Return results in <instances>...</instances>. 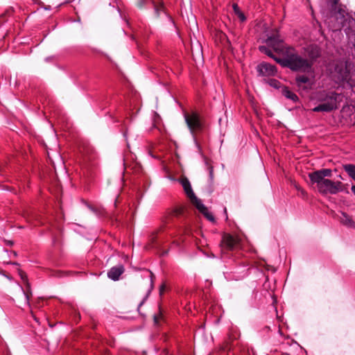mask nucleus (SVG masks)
Instances as JSON below:
<instances>
[{
    "mask_svg": "<svg viewBox=\"0 0 355 355\" xmlns=\"http://www.w3.org/2000/svg\"><path fill=\"white\" fill-rule=\"evenodd\" d=\"M265 42L268 46H259V50L282 67L293 71H309L314 61L320 56V51L317 46H309L306 49L308 58H303L295 47L284 42L278 32L268 35Z\"/></svg>",
    "mask_w": 355,
    "mask_h": 355,
    "instance_id": "nucleus-1",
    "label": "nucleus"
},
{
    "mask_svg": "<svg viewBox=\"0 0 355 355\" xmlns=\"http://www.w3.org/2000/svg\"><path fill=\"white\" fill-rule=\"evenodd\" d=\"M318 101L320 103L313 109L315 112H330L337 110L343 96L334 91L323 90L318 94Z\"/></svg>",
    "mask_w": 355,
    "mask_h": 355,
    "instance_id": "nucleus-2",
    "label": "nucleus"
},
{
    "mask_svg": "<svg viewBox=\"0 0 355 355\" xmlns=\"http://www.w3.org/2000/svg\"><path fill=\"white\" fill-rule=\"evenodd\" d=\"M332 175V171L329 168H322L320 170H318L310 173L309 174V178L312 184H316L318 189L320 188L323 185V182L327 181V178H330Z\"/></svg>",
    "mask_w": 355,
    "mask_h": 355,
    "instance_id": "nucleus-3",
    "label": "nucleus"
},
{
    "mask_svg": "<svg viewBox=\"0 0 355 355\" xmlns=\"http://www.w3.org/2000/svg\"><path fill=\"white\" fill-rule=\"evenodd\" d=\"M184 119L192 134L199 132L202 129V123L198 113H185Z\"/></svg>",
    "mask_w": 355,
    "mask_h": 355,
    "instance_id": "nucleus-4",
    "label": "nucleus"
},
{
    "mask_svg": "<svg viewBox=\"0 0 355 355\" xmlns=\"http://www.w3.org/2000/svg\"><path fill=\"white\" fill-rule=\"evenodd\" d=\"M319 192L323 195L336 194L343 191V183L340 181H332L327 180L323 182V185L319 189Z\"/></svg>",
    "mask_w": 355,
    "mask_h": 355,
    "instance_id": "nucleus-5",
    "label": "nucleus"
},
{
    "mask_svg": "<svg viewBox=\"0 0 355 355\" xmlns=\"http://www.w3.org/2000/svg\"><path fill=\"white\" fill-rule=\"evenodd\" d=\"M241 239L237 236L225 234L221 241L222 250H234L239 248Z\"/></svg>",
    "mask_w": 355,
    "mask_h": 355,
    "instance_id": "nucleus-6",
    "label": "nucleus"
},
{
    "mask_svg": "<svg viewBox=\"0 0 355 355\" xmlns=\"http://www.w3.org/2000/svg\"><path fill=\"white\" fill-rule=\"evenodd\" d=\"M257 71L262 76H273L277 72V67L267 62H262L257 66Z\"/></svg>",
    "mask_w": 355,
    "mask_h": 355,
    "instance_id": "nucleus-7",
    "label": "nucleus"
},
{
    "mask_svg": "<svg viewBox=\"0 0 355 355\" xmlns=\"http://www.w3.org/2000/svg\"><path fill=\"white\" fill-rule=\"evenodd\" d=\"M295 84L299 90H308L311 89L312 83L311 78L306 75L298 74L295 77Z\"/></svg>",
    "mask_w": 355,
    "mask_h": 355,
    "instance_id": "nucleus-8",
    "label": "nucleus"
},
{
    "mask_svg": "<svg viewBox=\"0 0 355 355\" xmlns=\"http://www.w3.org/2000/svg\"><path fill=\"white\" fill-rule=\"evenodd\" d=\"M124 266L121 264L112 267L107 272V277L113 280L117 281L119 279L120 276L124 272Z\"/></svg>",
    "mask_w": 355,
    "mask_h": 355,
    "instance_id": "nucleus-9",
    "label": "nucleus"
},
{
    "mask_svg": "<svg viewBox=\"0 0 355 355\" xmlns=\"http://www.w3.org/2000/svg\"><path fill=\"white\" fill-rule=\"evenodd\" d=\"M336 71L338 73V79L341 82H348L349 79V71L346 64H341L336 67Z\"/></svg>",
    "mask_w": 355,
    "mask_h": 355,
    "instance_id": "nucleus-10",
    "label": "nucleus"
},
{
    "mask_svg": "<svg viewBox=\"0 0 355 355\" xmlns=\"http://www.w3.org/2000/svg\"><path fill=\"white\" fill-rule=\"evenodd\" d=\"M180 182L188 198L191 199V198L194 197L195 194L192 190L191 184L188 179L183 178L181 180Z\"/></svg>",
    "mask_w": 355,
    "mask_h": 355,
    "instance_id": "nucleus-11",
    "label": "nucleus"
},
{
    "mask_svg": "<svg viewBox=\"0 0 355 355\" xmlns=\"http://www.w3.org/2000/svg\"><path fill=\"white\" fill-rule=\"evenodd\" d=\"M282 92L286 98L291 100L293 102H297L299 101L298 96L287 87H284Z\"/></svg>",
    "mask_w": 355,
    "mask_h": 355,
    "instance_id": "nucleus-12",
    "label": "nucleus"
},
{
    "mask_svg": "<svg viewBox=\"0 0 355 355\" xmlns=\"http://www.w3.org/2000/svg\"><path fill=\"white\" fill-rule=\"evenodd\" d=\"M340 221L341 223L350 227H355V223L353 221L352 218L346 214L345 213H342V216L340 217Z\"/></svg>",
    "mask_w": 355,
    "mask_h": 355,
    "instance_id": "nucleus-13",
    "label": "nucleus"
},
{
    "mask_svg": "<svg viewBox=\"0 0 355 355\" xmlns=\"http://www.w3.org/2000/svg\"><path fill=\"white\" fill-rule=\"evenodd\" d=\"M343 168L347 175L355 181V165L352 164H347L343 165Z\"/></svg>",
    "mask_w": 355,
    "mask_h": 355,
    "instance_id": "nucleus-14",
    "label": "nucleus"
},
{
    "mask_svg": "<svg viewBox=\"0 0 355 355\" xmlns=\"http://www.w3.org/2000/svg\"><path fill=\"white\" fill-rule=\"evenodd\" d=\"M190 200L200 213L206 211V209L207 208L202 203L201 200L198 199L196 196H194V197L191 198Z\"/></svg>",
    "mask_w": 355,
    "mask_h": 355,
    "instance_id": "nucleus-15",
    "label": "nucleus"
},
{
    "mask_svg": "<svg viewBox=\"0 0 355 355\" xmlns=\"http://www.w3.org/2000/svg\"><path fill=\"white\" fill-rule=\"evenodd\" d=\"M233 10L234 13L237 15V17L239 18L241 21H245L246 18L245 15L241 12L239 7L237 4L234 3L233 4Z\"/></svg>",
    "mask_w": 355,
    "mask_h": 355,
    "instance_id": "nucleus-16",
    "label": "nucleus"
},
{
    "mask_svg": "<svg viewBox=\"0 0 355 355\" xmlns=\"http://www.w3.org/2000/svg\"><path fill=\"white\" fill-rule=\"evenodd\" d=\"M22 291H23V293H24L26 300V304L30 307L31 306L30 300H31V297H32V291H31V286L29 288L26 287V290L22 289Z\"/></svg>",
    "mask_w": 355,
    "mask_h": 355,
    "instance_id": "nucleus-17",
    "label": "nucleus"
},
{
    "mask_svg": "<svg viewBox=\"0 0 355 355\" xmlns=\"http://www.w3.org/2000/svg\"><path fill=\"white\" fill-rule=\"evenodd\" d=\"M154 7H155V11L157 16H159L161 14V12H164V6L163 2L160 1L157 3H155Z\"/></svg>",
    "mask_w": 355,
    "mask_h": 355,
    "instance_id": "nucleus-18",
    "label": "nucleus"
},
{
    "mask_svg": "<svg viewBox=\"0 0 355 355\" xmlns=\"http://www.w3.org/2000/svg\"><path fill=\"white\" fill-rule=\"evenodd\" d=\"M19 276H20L21 279H22L23 282L26 284V286L29 288L31 284L28 282V277H27L26 274L21 270H20L19 272Z\"/></svg>",
    "mask_w": 355,
    "mask_h": 355,
    "instance_id": "nucleus-19",
    "label": "nucleus"
},
{
    "mask_svg": "<svg viewBox=\"0 0 355 355\" xmlns=\"http://www.w3.org/2000/svg\"><path fill=\"white\" fill-rule=\"evenodd\" d=\"M205 217L209 220V221L214 222V216L209 211L208 209H206V211H203L202 213Z\"/></svg>",
    "mask_w": 355,
    "mask_h": 355,
    "instance_id": "nucleus-20",
    "label": "nucleus"
},
{
    "mask_svg": "<svg viewBox=\"0 0 355 355\" xmlns=\"http://www.w3.org/2000/svg\"><path fill=\"white\" fill-rule=\"evenodd\" d=\"M270 85L274 87H279V82L277 80H270Z\"/></svg>",
    "mask_w": 355,
    "mask_h": 355,
    "instance_id": "nucleus-21",
    "label": "nucleus"
},
{
    "mask_svg": "<svg viewBox=\"0 0 355 355\" xmlns=\"http://www.w3.org/2000/svg\"><path fill=\"white\" fill-rule=\"evenodd\" d=\"M146 0H139L137 3V7L141 8L146 4Z\"/></svg>",
    "mask_w": 355,
    "mask_h": 355,
    "instance_id": "nucleus-22",
    "label": "nucleus"
},
{
    "mask_svg": "<svg viewBox=\"0 0 355 355\" xmlns=\"http://www.w3.org/2000/svg\"><path fill=\"white\" fill-rule=\"evenodd\" d=\"M209 173V177L211 180H213L214 178V168L211 166H208Z\"/></svg>",
    "mask_w": 355,
    "mask_h": 355,
    "instance_id": "nucleus-23",
    "label": "nucleus"
},
{
    "mask_svg": "<svg viewBox=\"0 0 355 355\" xmlns=\"http://www.w3.org/2000/svg\"><path fill=\"white\" fill-rule=\"evenodd\" d=\"M150 287L151 288L153 286V279L155 278L154 274L150 271Z\"/></svg>",
    "mask_w": 355,
    "mask_h": 355,
    "instance_id": "nucleus-24",
    "label": "nucleus"
},
{
    "mask_svg": "<svg viewBox=\"0 0 355 355\" xmlns=\"http://www.w3.org/2000/svg\"><path fill=\"white\" fill-rule=\"evenodd\" d=\"M166 286L163 284L159 287V293L160 295H162L164 292L165 291Z\"/></svg>",
    "mask_w": 355,
    "mask_h": 355,
    "instance_id": "nucleus-25",
    "label": "nucleus"
},
{
    "mask_svg": "<svg viewBox=\"0 0 355 355\" xmlns=\"http://www.w3.org/2000/svg\"><path fill=\"white\" fill-rule=\"evenodd\" d=\"M338 1L339 0H333V4H332V8L333 9H336L337 8V4L338 3Z\"/></svg>",
    "mask_w": 355,
    "mask_h": 355,
    "instance_id": "nucleus-26",
    "label": "nucleus"
},
{
    "mask_svg": "<svg viewBox=\"0 0 355 355\" xmlns=\"http://www.w3.org/2000/svg\"><path fill=\"white\" fill-rule=\"evenodd\" d=\"M157 234V232H154L150 235V240L152 242H154L155 239V235Z\"/></svg>",
    "mask_w": 355,
    "mask_h": 355,
    "instance_id": "nucleus-27",
    "label": "nucleus"
},
{
    "mask_svg": "<svg viewBox=\"0 0 355 355\" xmlns=\"http://www.w3.org/2000/svg\"><path fill=\"white\" fill-rule=\"evenodd\" d=\"M351 97L355 100V86L352 87Z\"/></svg>",
    "mask_w": 355,
    "mask_h": 355,
    "instance_id": "nucleus-28",
    "label": "nucleus"
},
{
    "mask_svg": "<svg viewBox=\"0 0 355 355\" xmlns=\"http://www.w3.org/2000/svg\"><path fill=\"white\" fill-rule=\"evenodd\" d=\"M181 213H182V209H178L174 211V214H175V216L181 214Z\"/></svg>",
    "mask_w": 355,
    "mask_h": 355,
    "instance_id": "nucleus-29",
    "label": "nucleus"
},
{
    "mask_svg": "<svg viewBox=\"0 0 355 355\" xmlns=\"http://www.w3.org/2000/svg\"><path fill=\"white\" fill-rule=\"evenodd\" d=\"M352 193L355 195V185H353L351 188Z\"/></svg>",
    "mask_w": 355,
    "mask_h": 355,
    "instance_id": "nucleus-30",
    "label": "nucleus"
},
{
    "mask_svg": "<svg viewBox=\"0 0 355 355\" xmlns=\"http://www.w3.org/2000/svg\"><path fill=\"white\" fill-rule=\"evenodd\" d=\"M154 320H155V323H157V322H158V317H157V316H156V315H155V316L154 317Z\"/></svg>",
    "mask_w": 355,
    "mask_h": 355,
    "instance_id": "nucleus-31",
    "label": "nucleus"
},
{
    "mask_svg": "<svg viewBox=\"0 0 355 355\" xmlns=\"http://www.w3.org/2000/svg\"><path fill=\"white\" fill-rule=\"evenodd\" d=\"M338 12H339L340 14H342V15H343V12H344V10H343V9H341V8H338Z\"/></svg>",
    "mask_w": 355,
    "mask_h": 355,
    "instance_id": "nucleus-32",
    "label": "nucleus"
}]
</instances>
